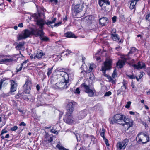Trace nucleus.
Instances as JSON below:
<instances>
[{"instance_id":"obj_1","label":"nucleus","mask_w":150,"mask_h":150,"mask_svg":"<svg viewBox=\"0 0 150 150\" xmlns=\"http://www.w3.org/2000/svg\"><path fill=\"white\" fill-rule=\"evenodd\" d=\"M60 71L59 78L55 81L52 79L50 83L53 88L63 90L66 89L69 85V74L65 72Z\"/></svg>"},{"instance_id":"obj_2","label":"nucleus","mask_w":150,"mask_h":150,"mask_svg":"<svg viewBox=\"0 0 150 150\" xmlns=\"http://www.w3.org/2000/svg\"><path fill=\"white\" fill-rule=\"evenodd\" d=\"M74 103V102L71 100L68 102L67 107V112L64 118L65 122L69 124L76 123L74 119L71 115L73 111Z\"/></svg>"},{"instance_id":"obj_3","label":"nucleus","mask_w":150,"mask_h":150,"mask_svg":"<svg viewBox=\"0 0 150 150\" xmlns=\"http://www.w3.org/2000/svg\"><path fill=\"white\" fill-rule=\"evenodd\" d=\"M43 34V31L42 30H38L35 28H32L30 30L27 29L24 30L19 35L18 37V40L25 39L31 35H33L36 36H42Z\"/></svg>"},{"instance_id":"obj_4","label":"nucleus","mask_w":150,"mask_h":150,"mask_svg":"<svg viewBox=\"0 0 150 150\" xmlns=\"http://www.w3.org/2000/svg\"><path fill=\"white\" fill-rule=\"evenodd\" d=\"M138 52V50L135 47H132L128 54L122 57V60L118 61L117 64V67L119 68H122L126 61L131 59V56H134Z\"/></svg>"},{"instance_id":"obj_5","label":"nucleus","mask_w":150,"mask_h":150,"mask_svg":"<svg viewBox=\"0 0 150 150\" xmlns=\"http://www.w3.org/2000/svg\"><path fill=\"white\" fill-rule=\"evenodd\" d=\"M112 61L111 59H107L104 63L103 65L102 66L101 70L104 75L109 79V81H111L112 83H115L114 80L111 76L105 74V71L109 70L111 68Z\"/></svg>"},{"instance_id":"obj_6","label":"nucleus","mask_w":150,"mask_h":150,"mask_svg":"<svg viewBox=\"0 0 150 150\" xmlns=\"http://www.w3.org/2000/svg\"><path fill=\"white\" fill-rule=\"evenodd\" d=\"M78 2L79 3L75 5L73 9L75 15L77 18H79L82 16V15L81 14L84 7V3L82 0H75L74 2Z\"/></svg>"},{"instance_id":"obj_7","label":"nucleus","mask_w":150,"mask_h":150,"mask_svg":"<svg viewBox=\"0 0 150 150\" xmlns=\"http://www.w3.org/2000/svg\"><path fill=\"white\" fill-rule=\"evenodd\" d=\"M125 119V116L123 115L118 114L115 115L110 119L111 122L112 124L117 123L123 125L122 122Z\"/></svg>"},{"instance_id":"obj_8","label":"nucleus","mask_w":150,"mask_h":150,"mask_svg":"<svg viewBox=\"0 0 150 150\" xmlns=\"http://www.w3.org/2000/svg\"><path fill=\"white\" fill-rule=\"evenodd\" d=\"M81 86L83 88L85 92L88 94L89 96L91 97L94 96L96 91L93 87L87 85L85 83L82 84Z\"/></svg>"},{"instance_id":"obj_9","label":"nucleus","mask_w":150,"mask_h":150,"mask_svg":"<svg viewBox=\"0 0 150 150\" xmlns=\"http://www.w3.org/2000/svg\"><path fill=\"white\" fill-rule=\"evenodd\" d=\"M149 139L148 136L144 133H141L137 137V141L140 144H144L147 142Z\"/></svg>"},{"instance_id":"obj_10","label":"nucleus","mask_w":150,"mask_h":150,"mask_svg":"<svg viewBox=\"0 0 150 150\" xmlns=\"http://www.w3.org/2000/svg\"><path fill=\"white\" fill-rule=\"evenodd\" d=\"M32 86L31 81L29 79H27L25 81V84L24 85L23 88L25 90V93H29Z\"/></svg>"},{"instance_id":"obj_11","label":"nucleus","mask_w":150,"mask_h":150,"mask_svg":"<svg viewBox=\"0 0 150 150\" xmlns=\"http://www.w3.org/2000/svg\"><path fill=\"white\" fill-rule=\"evenodd\" d=\"M122 122L123 125H122L124 126L125 128H127V130H128L129 128L132 127L133 125V121L129 119H127L125 117V119Z\"/></svg>"},{"instance_id":"obj_12","label":"nucleus","mask_w":150,"mask_h":150,"mask_svg":"<svg viewBox=\"0 0 150 150\" xmlns=\"http://www.w3.org/2000/svg\"><path fill=\"white\" fill-rule=\"evenodd\" d=\"M88 66L89 67V69L88 68L86 65V69L84 70L86 73H90L91 72L92 70L95 69L96 67V65L93 63L91 64H88Z\"/></svg>"},{"instance_id":"obj_13","label":"nucleus","mask_w":150,"mask_h":150,"mask_svg":"<svg viewBox=\"0 0 150 150\" xmlns=\"http://www.w3.org/2000/svg\"><path fill=\"white\" fill-rule=\"evenodd\" d=\"M10 82L11 83L10 92H14L16 90L17 86V83L13 80H11Z\"/></svg>"},{"instance_id":"obj_14","label":"nucleus","mask_w":150,"mask_h":150,"mask_svg":"<svg viewBox=\"0 0 150 150\" xmlns=\"http://www.w3.org/2000/svg\"><path fill=\"white\" fill-rule=\"evenodd\" d=\"M99 22L101 26H105L108 23V20L107 18L103 17L99 19Z\"/></svg>"},{"instance_id":"obj_15","label":"nucleus","mask_w":150,"mask_h":150,"mask_svg":"<svg viewBox=\"0 0 150 150\" xmlns=\"http://www.w3.org/2000/svg\"><path fill=\"white\" fill-rule=\"evenodd\" d=\"M45 54L41 50H38L35 53L34 58H37L38 59H40L42 58L43 56Z\"/></svg>"},{"instance_id":"obj_16","label":"nucleus","mask_w":150,"mask_h":150,"mask_svg":"<svg viewBox=\"0 0 150 150\" xmlns=\"http://www.w3.org/2000/svg\"><path fill=\"white\" fill-rule=\"evenodd\" d=\"M145 64L143 62H139L138 63V65L133 64L132 66L134 67L135 68L137 69H141L144 68L145 67Z\"/></svg>"},{"instance_id":"obj_17","label":"nucleus","mask_w":150,"mask_h":150,"mask_svg":"<svg viewBox=\"0 0 150 150\" xmlns=\"http://www.w3.org/2000/svg\"><path fill=\"white\" fill-rule=\"evenodd\" d=\"M98 4L100 6H102L104 5H110L109 0H98Z\"/></svg>"},{"instance_id":"obj_18","label":"nucleus","mask_w":150,"mask_h":150,"mask_svg":"<svg viewBox=\"0 0 150 150\" xmlns=\"http://www.w3.org/2000/svg\"><path fill=\"white\" fill-rule=\"evenodd\" d=\"M37 22L38 25L40 27V28L39 29H37V30H40L41 29L43 31L42 27L45 23L44 21L42 19H39L37 20Z\"/></svg>"},{"instance_id":"obj_19","label":"nucleus","mask_w":150,"mask_h":150,"mask_svg":"<svg viewBox=\"0 0 150 150\" xmlns=\"http://www.w3.org/2000/svg\"><path fill=\"white\" fill-rule=\"evenodd\" d=\"M13 61L12 59L7 58V56L5 55L3 63L8 65Z\"/></svg>"},{"instance_id":"obj_20","label":"nucleus","mask_w":150,"mask_h":150,"mask_svg":"<svg viewBox=\"0 0 150 150\" xmlns=\"http://www.w3.org/2000/svg\"><path fill=\"white\" fill-rule=\"evenodd\" d=\"M127 86H121L120 88L118 91L120 93H121L122 94H124L125 93L128 91Z\"/></svg>"},{"instance_id":"obj_21","label":"nucleus","mask_w":150,"mask_h":150,"mask_svg":"<svg viewBox=\"0 0 150 150\" xmlns=\"http://www.w3.org/2000/svg\"><path fill=\"white\" fill-rule=\"evenodd\" d=\"M139 1V0H131L130 6V8L131 9H134L137 2Z\"/></svg>"},{"instance_id":"obj_22","label":"nucleus","mask_w":150,"mask_h":150,"mask_svg":"<svg viewBox=\"0 0 150 150\" xmlns=\"http://www.w3.org/2000/svg\"><path fill=\"white\" fill-rule=\"evenodd\" d=\"M65 37L68 38H76V37L71 32H67L65 34Z\"/></svg>"},{"instance_id":"obj_23","label":"nucleus","mask_w":150,"mask_h":150,"mask_svg":"<svg viewBox=\"0 0 150 150\" xmlns=\"http://www.w3.org/2000/svg\"><path fill=\"white\" fill-rule=\"evenodd\" d=\"M25 42H19L17 44V46L16 47V48L17 50H20L23 47L25 44Z\"/></svg>"},{"instance_id":"obj_24","label":"nucleus","mask_w":150,"mask_h":150,"mask_svg":"<svg viewBox=\"0 0 150 150\" xmlns=\"http://www.w3.org/2000/svg\"><path fill=\"white\" fill-rule=\"evenodd\" d=\"M86 115V113L84 111H82L80 113V115L78 116V119L81 120Z\"/></svg>"},{"instance_id":"obj_25","label":"nucleus","mask_w":150,"mask_h":150,"mask_svg":"<svg viewBox=\"0 0 150 150\" xmlns=\"http://www.w3.org/2000/svg\"><path fill=\"white\" fill-rule=\"evenodd\" d=\"M122 142L123 144V149H124L127 144L129 142V140L127 139H126L123 140Z\"/></svg>"},{"instance_id":"obj_26","label":"nucleus","mask_w":150,"mask_h":150,"mask_svg":"<svg viewBox=\"0 0 150 150\" xmlns=\"http://www.w3.org/2000/svg\"><path fill=\"white\" fill-rule=\"evenodd\" d=\"M53 140V139L51 137H46L45 139V141L47 142V143H50Z\"/></svg>"},{"instance_id":"obj_27","label":"nucleus","mask_w":150,"mask_h":150,"mask_svg":"<svg viewBox=\"0 0 150 150\" xmlns=\"http://www.w3.org/2000/svg\"><path fill=\"white\" fill-rule=\"evenodd\" d=\"M56 146L59 150H69L68 149H66L65 148L63 147L62 145L59 144H57Z\"/></svg>"},{"instance_id":"obj_28","label":"nucleus","mask_w":150,"mask_h":150,"mask_svg":"<svg viewBox=\"0 0 150 150\" xmlns=\"http://www.w3.org/2000/svg\"><path fill=\"white\" fill-rule=\"evenodd\" d=\"M117 146L118 149L121 150L123 149V144L122 142H118L117 144Z\"/></svg>"},{"instance_id":"obj_29","label":"nucleus","mask_w":150,"mask_h":150,"mask_svg":"<svg viewBox=\"0 0 150 150\" xmlns=\"http://www.w3.org/2000/svg\"><path fill=\"white\" fill-rule=\"evenodd\" d=\"M111 37L114 40L117 41L119 40V38L118 37V35L116 34H112Z\"/></svg>"},{"instance_id":"obj_30","label":"nucleus","mask_w":150,"mask_h":150,"mask_svg":"<svg viewBox=\"0 0 150 150\" xmlns=\"http://www.w3.org/2000/svg\"><path fill=\"white\" fill-rule=\"evenodd\" d=\"M72 52L70 50H65L64 51L62 52V56H63V54L64 53V55H66L67 56L69 54H70Z\"/></svg>"},{"instance_id":"obj_31","label":"nucleus","mask_w":150,"mask_h":150,"mask_svg":"<svg viewBox=\"0 0 150 150\" xmlns=\"http://www.w3.org/2000/svg\"><path fill=\"white\" fill-rule=\"evenodd\" d=\"M105 132V130L103 128L100 132V135L103 137V138H105L104 134Z\"/></svg>"},{"instance_id":"obj_32","label":"nucleus","mask_w":150,"mask_h":150,"mask_svg":"<svg viewBox=\"0 0 150 150\" xmlns=\"http://www.w3.org/2000/svg\"><path fill=\"white\" fill-rule=\"evenodd\" d=\"M92 19V17L91 16H86L84 18V20L88 21L89 22L91 21Z\"/></svg>"},{"instance_id":"obj_33","label":"nucleus","mask_w":150,"mask_h":150,"mask_svg":"<svg viewBox=\"0 0 150 150\" xmlns=\"http://www.w3.org/2000/svg\"><path fill=\"white\" fill-rule=\"evenodd\" d=\"M56 20V18H54L52 21H49L47 22L46 23V24L48 25H50L52 23H55Z\"/></svg>"},{"instance_id":"obj_34","label":"nucleus","mask_w":150,"mask_h":150,"mask_svg":"<svg viewBox=\"0 0 150 150\" xmlns=\"http://www.w3.org/2000/svg\"><path fill=\"white\" fill-rule=\"evenodd\" d=\"M53 67L51 68H49L48 69V71L47 73V75L48 76H49L52 73Z\"/></svg>"},{"instance_id":"obj_35","label":"nucleus","mask_w":150,"mask_h":150,"mask_svg":"<svg viewBox=\"0 0 150 150\" xmlns=\"http://www.w3.org/2000/svg\"><path fill=\"white\" fill-rule=\"evenodd\" d=\"M5 55H0V64H3Z\"/></svg>"},{"instance_id":"obj_36","label":"nucleus","mask_w":150,"mask_h":150,"mask_svg":"<svg viewBox=\"0 0 150 150\" xmlns=\"http://www.w3.org/2000/svg\"><path fill=\"white\" fill-rule=\"evenodd\" d=\"M44 34V33H43V34L42 36H40L41 38V40H42L44 41H47L49 40L48 38L46 37V36H44L43 37V36Z\"/></svg>"},{"instance_id":"obj_37","label":"nucleus","mask_w":150,"mask_h":150,"mask_svg":"<svg viewBox=\"0 0 150 150\" xmlns=\"http://www.w3.org/2000/svg\"><path fill=\"white\" fill-rule=\"evenodd\" d=\"M131 104V101H128L127 103V104L125 105V107L127 108H129Z\"/></svg>"},{"instance_id":"obj_38","label":"nucleus","mask_w":150,"mask_h":150,"mask_svg":"<svg viewBox=\"0 0 150 150\" xmlns=\"http://www.w3.org/2000/svg\"><path fill=\"white\" fill-rule=\"evenodd\" d=\"M5 80V78H3V79L0 80V90H1L2 88V85L4 82V81Z\"/></svg>"},{"instance_id":"obj_39","label":"nucleus","mask_w":150,"mask_h":150,"mask_svg":"<svg viewBox=\"0 0 150 150\" xmlns=\"http://www.w3.org/2000/svg\"><path fill=\"white\" fill-rule=\"evenodd\" d=\"M122 83L123 84V86H127V81L125 80H123V81L122 82Z\"/></svg>"},{"instance_id":"obj_40","label":"nucleus","mask_w":150,"mask_h":150,"mask_svg":"<svg viewBox=\"0 0 150 150\" xmlns=\"http://www.w3.org/2000/svg\"><path fill=\"white\" fill-rule=\"evenodd\" d=\"M104 140V141L105 143L107 146H109L110 144L108 142V140L105 137L103 138Z\"/></svg>"},{"instance_id":"obj_41","label":"nucleus","mask_w":150,"mask_h":150,"mask_svg":"<svg viewBox=\"0 0 150 150\" xmlns=\"http://www.w3.org/2000/svg\"><path fill=\"white\" fill-rule=\"evenodd\" d=\"M49 1L53 4H57L58 1L57 0H49Z\"/></svg>"},{"instance_id":"obj_42","label":"nucleus","mask_w":150,"mask_h":150,"mask_svg":"<svg viewBox=\"0 0 150 150\" xmlns=\"http://www.w3.org/2000/svg\"><path fill=\"white\" fill-rule=\"evenodd\" d=\"M18 129V127L16 126H15L11 128V130L12 131H15L16 130Z\"/></svg>"},{"instance_id":"obj_43","label":"nucleus","mask_w":150,"mask_h":150,"mask_svg":"<svg viewBox=\"0 0 150 150\" xmlns=\"http://www.w3.org/2000/svg\"><path fill=\"white\" fill-rule=\"evenodd\" d=\"M127 76L130 79H134L135 78H136V77H135L133 75H127Z\"/></svg>"},{"instance_id":"obj_44","label":"nucleus","mask_w":150,"mask_h":150,"mask_svg":"<svg viewBox=\"0 0 150 150\" xmlns=\"http://www.w3.org/2000/svg\"><path fill=\"white\" fill-rule=\"evenodd\" d=\"M117 76V74H116V72L115 71V70L113 72V73L112 74V76L113 78H114L116 76Z\"/></svg>"},{"instance_id":"obj_45","label":"nucleus","mask_w":150,"mask_h":150,"mask_svg":"<svg viewBox=\"0 0 150 150\" xmlns=\"http://www.w3.org/2000/svg\"><path fill=\"white\" fill-rule=\"evenodd\" d=\"M111 93H112L110 91H108L105 93L104 96H109L111 94Z\"/></svg>"},{"instance_id":"obj_46","label":"nucleus","mask_w":150,"mask_h":150,"mask_svg":"<svg viewBox=\"0 0 150 150\" xmlns=\"http://www.w3.org/2000/svg\"><path fill=\"white\" fill-rule=\"evenodd\" d=\"M146 18L147 20L150 21V13L146 16Z\"/></svg>"},{"instance_id":"obj_47","label":"nucleus","mask_w":150,"mask_h":150,"mask_svg":"<svg viewBox=\"0 0 150 150\" xmlns=\"http://www.w3.org/2000/svg\"><path fill=\"white\" fill-rule=\"evenodd\" d=\"M50 132L53 133L55 134H58V132L57 131H56L54 129H51L50 130Z\"/></svg>"},{"instance_id":"obj_48","label":"nucleus","mask_w":150,"mask_h":150,"mask_svg":"<svg viewBox=\"0 0 150 150\" xmlns=\"http://www.w3.org/2000/svg\"><path fill=\"white\" fill-rule=\"evenodd\" d=\"M23 67V64H21L20 65L19 68L18 69H17V71L18 72L21 71V70Z\"/></svg>"},{"instance_id":"obj_49","label":"nucleus","mask_w":150,"mask_h":150,"mask_svg":"<svg viewBox=\"0 0 150 150\" xmlns=\"http://www.w3.org/2000/svg\"><path fill=\"white\" fill-rule=\"evenodd\" d=\"M91 76L89 77V79L91 80H94V76L93 74H90Z\"/></svg>"},{"instance_id":"obj_50","label":"nucleus","mask_w":150,"mask_h":150,"mask_svg":"<svg viewBox=\"0 0 150 150\" xmlns=\"http://www.w3.org/2000/svg\"><path fill=\"white\" fill-rule=\"evenodd\" d=\"M117 18L116 16H114L112 18V22L113 23H115L116 21Z\"/></svg>"},{"instance_id":"obj_51","label":"nucleus","mask_w":150,"mask_h":150,"mask_svg":"<svg viewBox=\"0 0 150 150\" xmlns=\"http://www.w3.org/2000/svg\"><path fill=\"white\" fill-rule=\"evenodd\" d=\"M61 23H62V22H59L57 23H55L54 25V26L58 27V26H59L61 24Z\"/></svg>"},{"instance_id":"obj_52","label":"nucleus","mask_w":150,"mask_h":150,"mask_svg":"<svg viewBox=\"0 0 150 150\" xmlns=\"http://www.w3.org/2000/svg\"><path fill=\"white\" fill-rule=\"evenodd\" d=\"M143 74L142 73H141L140 74L139 78H137V77H136V78L137 80L138 81L139 80V79H140L142 77H143Z\"/></svg>"},{"instance_id":"obj_53","label":"nucleus","mask_w":150,"mask_h":150,"mask_svg":"<svg viewBox=\"0 0 150 150\" xmlns=\"http://www.w3.org/2000/svg\"><path fill=\"white\" fill-rule=\"evenodd\" d=\"M30 96H29L28 98H27V99L28 100H30V101H33L34 100V98L32 97H31V98H30Z\"/></svg>"},{"instance_id":"obj_54","label":"nucleus","mask_w":150,"mask_h":150,"mask_svg":"<svg viewBox=\"0 0 150 150\" xmlns=\"http://www.w3.org/2000/svg\"><path fill=\"white\" fill-rule=\"evenodd\" d=\"M74 93H77L78 94L80 93V91H79V89L78 88H77L75 91Z\"/></svg>"},{"instance_id":"obj_55","label":"nucleus","mask_w":150,"mask_h":150,"mask_svg":"<svg viewBox=\"0 0 150 150\" xmlns=\"http://www.w3.org/2000/svg\"><path fill=\"white\" fill-rule=\"evenodd\" d=\"M115 49L117 51H120L121 50V48L119 46L116 47Z\"/></svg>"},{"instance_id":"obj_56","label":"nucleus","mask_w":150,"mask_h":150,"mask_svg":"<svg viewBox=\"0 0 150 150\" xmlns=\"http://www.w3.org/2000/svg\"><path fill=\"white\" fill-rule=\"evenodd\" d=\"M19 125L20 126L23 125L24 126H25L26 125V124L23 122H22Z\"/></svg>"},{"instance_id":"obj_57","label":"nucleus","mask_w":150,"mask_h":150,"mask_svg":"<svg viewBox=\"0 0 150 150\" xmlns=\"http://www.w3.org/2000/svg\"><path fill=\"white\" fill-rule=\"evenodd\" d=\"M18 26L19 27L22 28L23 26V24L22 23H20L18 24Z\"/></svg>"},{"instance_id":"obj_58","label":"nucleus","mask_w":150,"mask_h":150,"mask_svg":"<svg viewBox=\"0 0 150 150\" xmlns=\"http://www.w3.org/2000/svg\"><path fill=\"white\" fill-rule=\"evenodd\" d=\"M7 132V131L6 130H2V131L1 134L4 133H5Z\"/></svg>"},{"instance_id":"obj_59","label":"nucleus","mask_w":150,"mask_h":150,"mask_svg":"<svg viewBox=\"0 0 150 150\" xmlns=\"http://www.w3.org/2000/svg\"><path fill=\"white\" fill-rule=\"evenodd\" d=\"M143 125L144 126L146 127H148V125L147 123L145 122L143 123Z\"/></svg>"},{"instance_id":"obj_60","label":"nucleus","mask_w":150,"mask_h":150,"mask_svg":"<svg viewBox=\"0 0 150 150\" xmlns=\"http://www.w3.org/2000/svg\"><path fill=\"white\" fill-rule=\"evenodd\" d=\"M20 95L18 94L17 95L15 96V97L16 98H19Z\"/></svg>"},{"instance_id":"obj_61","label":"nucleus","mask_w":150,"mask_h":150,"mask_svg":"<svg viewBox=\"0 0 150 150\" xmlns=\"http://www.w3.org/2000/svg\"><path fill=\"white\" fill-rule=\"evenodd\" d=\"M37 90L38 91L40 89V86L38 85H37L36 86Z\"/></svg>"},{"instance_id":"obj_62","label":"nucleus","mask_w":150,"mask_h":150,"mask_svg":"<svg viewBox=\"0 0 150 150\" xmlns=\"http://www.w3.org/2000/svg\"><path fill=\"white\" fill-rule=\"evenodd\" d=\"M129 113L131 115H134V112L132 111H130L129 112Z\"/></svg>"},{"instance_id":"obj_63","label":"nucleus","mask_w":150,"mask_h":150,"mask_svg":"<svg viewBox=\"0 0 150 150\" xmlns=\"http://www.w3.org/2000/svg\"><path fill=\"white\" fill-rule=\"evenodd\" d=\"M28 62V60H26L24 61L22 64L23 65L24 64L27 63Z\"/></svg>"},{"instance_id":"obj_64","label":"nucleus","mask_w":150,"mask_h":150,"mask_svg":"<svg viewBox=\"0 0 150 150\" xmlns=\"http://www.w3.org/2000/svg\"><path fill=\"white\" fill-rule=\"evenodd\" d=\"M9 135L8 134H7L6 136H5V138H9Z\"/></svg>"}]
</instances>
